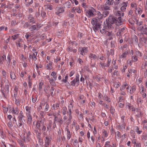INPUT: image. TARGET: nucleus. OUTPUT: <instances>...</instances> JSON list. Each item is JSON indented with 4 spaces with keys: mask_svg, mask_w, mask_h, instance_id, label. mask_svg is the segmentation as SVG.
Here are the masks:
<instances>
[{
    "mask_svg": "<svg viewBox=\"0 0 147 147\" xmlns=\"http://www.w3.org/2000/svg\"><path fill=\"white\" fill-rule=\"evenodd\" d=\"M116 23H117V21L115 18L109 16V22L106 26V29L112 30L114 28L115 25H116Z\"/></svg>",
    "mask_w": 147,
    "mask_h": 147,
    "instance_id": "f257e3e1",
    "label": "nucleus"
},
{
    "mask_svg": "<svg viewBox=\"0 0 147 147\" xmlns=\"http://www.w3.org/2000/svg\"><path fill=\"white\" fill-rule=\"evenodd\" d=\"M91 23L93 25V29L95 32L98 31L100 29L101 24L99 20L96 18H93L91 20Z\"/></svg>",
    "mask_w": 147,
    "mask_h": 147,
    "instance_id": "f03ea898",
    "label": "nucleus"
},
{
    "mask_svg": "<svg viewBox=\"0 0 147 147\" xmlns=\"http://www.w3.org/2000/svg\"><path fill=\"white\" fill-rule=\"evenodd\" d=\"M137 30L141 32L143 34L147 35V25H144L141 27H138L137 28Z\"/></svg>",
    "mask_w": 147,
    "mask_h": 147,
    "instance_id": "7ed1b4c3",
    "label": "nucleus"
},
{
    "mask_svg": "<svg viewBox=\"0 0 147 147\" xmlns=\"http://www.w3.org/2000/svg\"><path fill=\"white\" fill-rule=\"evenodd\" d=\"M95 11L96 10L93 7H92L91 9L86 11V15L88 18L94 16V13Z\"/></svg>",
    "mask_w": 147,
    "mask_h": 147,
    "instance_id": "20e7f679",
    "label": "nucleus"
},
{
    "mask_svg": "<svg viewBox=\"0 0 147 147\" xmlns=\"http://www.w3.org/2000/svg\"><path fill=\"white\" fill-rule=\"evenodd\" d=\"M55 14L57 15H60L61 13H63L64 11V10L62 7H57L55 9Z\"/></svg>",
    "mask_w": 147,
    "mask_h": 147,
    "instance_id": "39448f33",
    "label": "nucleus"
},
{
    "mask_svg": "<svg viewBox=\"0 0 147 147\" xmlns=\"http://www.w3.org/2000/svg\"><path fill=\"white\" fill-rule=\"evenodd\" d=\"M127 92L128 93L132 94H133L136 90V87L135 86H133L132 87L128 86L127 88Z\"/></svg>",
    "mask_w": 147,
    "mask_h": 147,
    "instance_id": "423d86ee",
    "label": "nucleus"
},
{
    "mask_svg": "<svg viewBox=\"0 0 147 147\" xmlns=\"http://www.w3.org/2000/svg\"><path fill=\"white\" fill-rule=\"evenodd\" d=\"M45 140V144L44 145V147H48L51 141V138L50 137L46 136Z\"/></svg>",
    "mask_w": 147,
    "mask_h": 147,
    "instance_id": "0eeeda50",
    "label": "nucleus"
},
{
    "mask_svg": "<svg viewBox=\"0 0 147 147\" xmlns=\"http://www.w3.org/2000/svg\"><path fill=\"white\" fill-rule=\"evenodd\" d=\"M142 69H145L146 70L144 72V77L145 78H147V62H146L145 64L142 67Z\"/></svg>",
    "mask_w": 147,
    "mask_h": 147,
    "instance_id": "6e6552de",
    "label": "nucleus"
},
{
    "mask_svg": "<svg viewBox=\"0 0 147 147\" xmlns=\"http://www.w3.org/2000/svg\"><path fill=\"white\" fill-rule=\"evenodd\" d=\"M43 124V123L42 120L40 121H37L36 125V128L40 130H41V129L40 127H42Z\"/></svg>",
    "mask_w": 147,
    "mask_h": 147,
    "instance_id": "1a4fd4ad",
    "label": "nucleus"
},
{
    "mask_svg": "<svg viewBox=\"0 0 147 147\" xmlns=\"http://www.w3.org/2000/svg\"><path fill=\"white\" fill-rule=\"evenodd\" d=\"M25 120L24 119L23 120V119H18V123L17 124V126L18 127H20L22 126H24V122H25Z\"/></svg>",
    "mask_w": 147,
    "mask_h": 147,
    "instance_id": "9d476101",
    "label": "nucleus"
},
{
    "mask_svg": "<svg viewBox=\"0 0 147 147\" xmlns=\"http://www.w3.org/2000/svg\"><path fill=\"white\" fill-rule=\"evenodd\" d=\"M106 35L109 36L108 38L109 40H111L115 37V35L114 33H112L111 31L107 32Z\"/></svg>",
    "mask_w": 147,
    "mask_h": 147,
    "instance_id": "9b49d317",
    "label": "nucleus"
},
{
    "mask_svg": "<svg viewBox=\"0 0 147 147\" xmlns=\"http://www.w3.org/2000/svg\"><path fill=\"white\" fill-rule=\"evenodd\" d=\"M37 53L35 52L34 53H33L32 55H30L29 57L30 59H32L34 61H36L37 60L36 55Z\"/></svg>",
    "mask_w": 147,
    "mask_h": 147,
    "instance_id": "f8f14e48",
    "label": "nucleus"
},
{
    "mask_svg": "<svg viewBox=\"0 0 147 147\" xmlns=\"http://www.w3.org/2000/svg\"><path fill=\"white\" fill-rule=\"evenodd\" d=\"M11 110L12 113L15 115H17L19 113V109L18 107L12 108Z\"/></svg>",
    "mask_w": 147,
    "mask_h": 147,
    "instance_id": "ddd939ff",
    "label": "nucleus"
},
{
    "mask_svg": "<svg viewBox=\"0 0 147 147\" xmlns=\"http://www.w3.org/2000/svg\"><path fill=\"white\" fill-rule=\"evenodd\" d=\"M100 31L101 33L103 34L106 35V33H107V32H109V31H108L107 30H110L109 29H107L106 27L105 28L104 27L102 29H101L100 28Z\"/></svg>",
    "mask_w": 147,
    "mask_h": 147,
    "instance_id": "4468645a",
    "label": "nucleus"
},
{
    "mask_svg": "<svg viewBox=\"0 0 147 147\" xmlns=\"http://www.w3.org/2000/svg\"><path fill=\"white\" fill-rule=\"evenodd\" d=\"M88 51L87 49L85 47H83L81 50L79 51L80 54L84 55H85V53L87 52Z\"/></svg>",
    "mask_w": 147,
    "mask_h": 147,
    "instance_id": "2eb2a0df",
    "label": "nucleus"
},
{
    "mask_svg": "<svg viewBox=\"0 0 147 147\" xmlns=\"http://www.w3.org/2000/svg\"><path fill=\"white\" fill-rule=\"evenodd\" d=\"M127 2H124L121 4L122 7H121L120 9L122 11H124L126 9V7L127 6Z\"/></svg>",
    "mask_w": 147,
    "mask_h": 147,
    "instance_id": "dca6fc26",
    "label": "nucleus"
},
{
    "mask_svg": "<svg viewBox=\"0 0 147 147\" xmlns=\"http://www.w3.org/2000/svg\"><path fill=\"white\" fill-rule=\"evenodd\" d=\"M38 28V24H37L36 25L32 26L29 28V30L31 31L36 30Z\"/></svg>",
    "mask_w": 147,
    "mask_h": 147,
    "instance_id": "f3484780",
    "label": "nucleus"
},
{
    "mask_svg": "<svg viewBox=\"0 0 147 147\" xmlns=\"http://www.w3.org/2000/svg\"><path fill=\"white\" fill-rule=\"evenodd\" d=\"M135 72V70L133 69H129L128 70V72L127 74V77H130V74H131L132 73L134 74Z\"/></svg>",
    "mask_w": 147,
    "mask_h": 147,
    "instance_id": "a211bd4d",
    "label": "nucleus"
},
{
    "mask_svg": "<svg viewBox=\"0 0 147 147\" xmlns=\"http://www.w3.org/2000/svg\"><path fill=\"white\" fill-rule=\"evenodd\" d=\"M135 22L137 25V28L139 27H141V25H142L143 22L141 21H139L136 19H135Z\"/></svg>",
    "mask_w": 147,
    "mask_h": 147,
    "instance_id": "6ab92c4d",
    "label": "nucleus"
},
{
    "mask_svg": "<svg viewBox=\"0 0 147 147\" xmlns=\"http://www.w3.org/2000/svg\"><path fill=\"white\" fill-rule=\"evenodd\" d=\"M115 14L116 16H123L124 15V13L120 11H117L115 12Z\"/></svg>",
    "mask_w": 147,
    "mask_h": 147,
    "instance_id": "aec40b11",
    "label": "nucleus"
},
{
    "mask_svg": "<svg viewBox=\"0 0 147 147\" xmlns=\"http://www.w3.org/2000/svg\"><path fill=\"white\" fill-rule=\"evenodd\" d=\"M128 54V51L127 50L123 53L122 55H121L119 56V58L120 59H123V58H125L127 57V55Z\"/></svg>",
    "mask_w": 147,
    "mask_h": 147,
    "instance_id": "412c9836",
    "label": "nucleus"
},
{
    "mask_svg": "<svg viewBox=\"0 0 147 147\" xmlns=\"http://www.w3.org/2000/svg\"><path fill=\"white\" fill-rule=\"evenodd\" d=\"M71 6L70 2L67 1L65 3L64 7L65 8H69L71 7Z\"/></svg>",
    "mask_w": 147,
    "mask_h": 147,
    "instance_id": "4be33fe9",
    "label": "nucleus"
},
{
    "mask_svg": "<svg viewBox=\"0 0 147 147\" xmlns=\"http://www.w3.org/2000/svg\"><path fill=\"white\" fill-rule=\"evenodd\" d=\"M97 17H96L97 19L99 20V21H100V20L102 19L103 17L102 14H101L100 12H98L97 13Z\"/></svg>",
    "mask_w": 147,
    "mask_h": 147,
    "instance_id": "5701e85b",
    "label": "nucleus"
},
{
    "mask_svg": "<svg viewBox=\"0 0 147 147\" xmlns=\"http://www.w3.org/2000/svg\"><path fill=\"white\" fill-rule=\"evenodd\" d=\"M73 105L71 103H70L68 106V111H67L68 114H71V109H73Z\"/></svg>",
    "mask_w": 147,
    "mask_h": 147,
    "instance_id": "b1692460",
    "label": "nucleus"
},
{
    "mask_svg": "<svg viewBox=\"0 0 147 147\" xmlns=\"http://www.w3.org/2000/svg\"><path fill=\"white\" fill-rule=\"evenodd\" d=\"M116 21H117V23H116V25H117L118 26L120 25L121 24L120 23H121L122 22V20L121 19V17L119 16L118 18L117 19H116Z\"/></svg>",
    "mask_w": 147,
    "mask_h": 147,
    "instance_id": "393cba45",
    "label": "nucleus"
},
{
    "mask_svg": "<svg viewBox=\"0 0 147 147\" xmlns=\"http://www.w3.org/2000/svg\"><path fill=\"white\" fill-rule=\"evenodd\" d=\"M27 117L28 123L30 124L32 122V117L30 114H28Z\"/></svg>",
    "mask_w": 147,
    "mask_h": 147,
    "instance_id": "a878e982",
    "label": "nucleus"
},
{
    "mask_svg": "<svg viewBox=\"0 0 147 147\" xmlns=\"http://www.w3.org/2000/svg\"><path fill=\"white\" fill-rule=\"evenodd\" d=\"M10 77L13 80H15L16 79V76L14 72H10Z\"/></svg>",
    "mask_w": 147,
    "mask_h": 147,
    "instance_id": "bb28decb",
    "label": "nucleus"
},
{
    "mask_svg": "<svg viewBox=\"0 0 147 147\" xmlns=\"http://www.w3.org/2000/svg\"><path fill=\"white\" fill-rule=\"evenodd\" d=\"M56 79V77H55L52 78V79H50L49 82H50L51 84L52 85H54L55 83V81Z\"/></svg>",
    "mask_w": 147,
    "mask_h": 147,
    "instance_id": "cd10ccee",
    "label": "nucleus"
},
{
    "mask_svg": "<svg viewBox=\"0 0 147 147\" xmlns=\"http://www.w3.org/2000/svg\"><path fill=\"white\" fill-rule=\"evenodd\" d=\"M6 59V56L3 55L2 56H0V63L1 64H3V62L5 59Z\"/></svg>",
    "mask_w": 147,
    "mask_h": 147,
    "instance_id": "c85d7f7f",
    "label": "nucleus"
},
{
    "mask_svg": "<svg viewBox=\"0 0 147 147\" xmlns=\"http://www.w3.org/2000/svg\"><path fill=\"white\" fill-rule=\"evenodd\" d=\"M107 4L105 3L104 5L103 6V9L105 10H110V8L109 6L107 5Z\"/></svg>",
    "mask_w": 147,
    "mask_h": 147,
    "instance_id": "c756f323",
    "label": "nucleus"
},
{
    "mask_svg": "<svg viewBox=\"0 0 147 147\" xmlns=\"http://www.w3.org/2000/svg\"><path fill=\"white\" fill-rule=\"evenodd\" d=\"M52 63L51 62L49 61V62L48 64H47L46 65V68L47 69H51V68L52 65Z\"/></svg>",
    "mask_w": 147,
    "mask_h": 147,
    "instance_id": "7c9ffc66",
    "label": "nucleus"
},
{
    "mask_svg": "<svg viewBox=\"0 0 147 147\" xmlns=\"http://www.w3.org/2000/svg\"><path fill=\"white\" fill-rule=\"evenodd\" d=\"M89 57L90 58H92L94 59H97L98 58L97 57L96 55L93 54L92 53L90 54L89 55Z\"/></svg>",
    "mask_w": 147,
    "mask_h": 147,
    "instance_id": "2f4dec72",
    "label": "nucleus"
},
{
    "mask_svg": "<svg viewBox=\"0 0 147 147\" xmlns=\"http://www.w3.org/2000/svg\"><path fill=\"white\" fill-rule=\"evenodd\" d=\"M135 55L137 57H141L142 56V53L138 51H136L135 52Z\"/></svg>",
    "mask_w": 147,
    "mask_h": 147,
    "instance_id": "473e14b6",
    "label": "nucleus"
},
{
    "mask_svg": "<svg viewBox=\"0 0 147 147\" xmlns=\"http://www.w3.org/2000/svg\"><path fill=\"white\" fill-rule=\"evenodd\" d=\"M132 39L133 41H134L136 43H137L138 42V40L137 37L135 35H134L133 36Z\"/></svg>",
    "mask_w": 147,
    "mask_h": 147,
    "instance_id": "72a5a7b5",
    "label": "nucleus"
},
{
    "mask_svg": "<svg viewBox=\"0 0 147 147\" xmlns=\"http://www.w3.org/2000/svg\"><path fill=\"white\" fill-rule=\"evenodd\" d=\"M50 91L51 92V95L52 96H53L54 95L55 93L54 92V89L53 87H51L50 90Z\"/></svg>",
    "mask_w": 147,
    "mask_h": 147,
    "instance_id": "f704fd0d",
    "label": "nucleus"
},
{
    "mask_svg": "<svg viewBox=\"0 0 147 147\" xmlns=\"http://www.w3.org/2000/svg\"><path fill=\"white\" fill-rule=\"evenodd\" d=\"M25 108L26 110L27 111V114H30V107L27 106Z\"/></svg>",
    "mask_w": 147,
    "mask_h": 147,
    "instance_id": "c9c22d12",
    "label": "nucleus"
},
{
    "mask_svg": "<svg viewBox=\"0 0 147 147\" xmlns=\"http://www.w3.org/2000/svg\"><path fill=\"white\" fill-rule=\"evenodd\" d=\"M106 3L108 5H112L114 3V0H106Z\"/></svg>",
    "mask_w": 147,
    "mask_h": 147,
    "instance_id": "e433bc0d",
    "label": "nucleus"
},
{
    "mask_svg": "<svg viewBox=\"0 0 147 147\" xmlns=\"http://www.w3.org/2000/svg\"><path fill=\"white\" fill-rule=\"evenodd\" d=\"M79 82L75 79H74L71 82V85L72 86H74L76 83H78Z\"/></svg>",
    "mask_w": 147,
    "mask_h": 147,
    "instance_id": "4c0bfd02",
    "label": "nucleus"
},
{
    "mask_svg": "<svg viewBox=\"0 0 147 147\" xmlns=\"http://www.w3.org/2000/svg\"><path fill=\"white\" fill-rule=\"evenodd\" d=\"M109 13V11H105L102 13V16L103 18H105L107 16H108Z\"/></svg>",
    "mask_w": 147,
    "mask_h": 147,
    "instance_id": "58836bf2",
    "label": "nucleus"
},
{
    "mask_svg": "<svg viewBox=\"0 0 147 147\" xmlns=\"http://www.w3.org/2000/svg\"><path fill=\"white\" fill-rule=\"evenodd\" d=\"M38 143L37 144H38V145L39 144V145L42 146L43 145V140L41 139V138H38Z\"/></svg>",
    "mask_w": 147,
    "mask_h": 147,
    "instance_id": "ea45409f",
    "label": "nucleus"
},
{
    "mask_svg": "<svg viewBox=\"0 0 147 147\" xmlns=\"http://www.w3.org/2000/svg\"><path fill=\"white\" fill-rule=\"evenodd\" d=\"M125 30V28H121L118 31L121 34V35H122L123 34L124 32V31Z\"/></svg>",
    "mask_w": 147,
    "mask_h": 147,
    "instance_id": "a19ab883",
    "label": "nucleus"
},
{
    "mask_svg": "<svg viewBox=\"0 0 147 147\" xmlns=\"http://www.w3.org/2000/svg\"><path fill=\"white\" fill-rule=\"evenodd\" d=\"M131 59L133 62H136L138 60V57L134 55L131 57Z\"/></svg>",
    "mask_w": 147,
    "mask_h": 147,
    "instance_id": "79ce46f5",
    "label": "nucleus"
},
{
    "mask_svg": "<svg viewBox=\"0 0 147 147\" xmlns=\"http://www.w3.org/2000/svg\"><path fill=\"white\" fill-rule=\"evenodd\" d=\"M102 134L105 137H107L108 136V133L106 130L103 129L102 130Z\"/></svg>",
    "mask_w": 147,
    "mask_h": 147,
    "instance_id": "37998d69",
    "label": "nucleus"
},
{
    "mask_svg": "<svg viewBox=\"0 0 147 147\" xmlns=\"http://www.w3.org/2000/svg\"><path fill=\"white\" fill-rule=\"evenodd\" d=\"M11 56L9 55H8L7 56V59L6 60V61H7V63L8 64V65H9V64L10 63V61H11Z\"/></svg>",
    "mask_w": 147,
    "mask_h": 147,
    "instance_id": "c03bdc74",
    "label": "nucleus"
},
{
    "mask_svg": "<svg viewBox=\"0 0 147 147\" xmlns=\"http://www.w3.org/2000/svg\"><path fill=\"white\" fill-rule=\"evenodd\" d=\"M49 105L48 102L46 103V105H45V111H47L49 110Z\"/></svg>",
    "mask_w": 147,
    "mask_h": 147,
    "instance_id": "a18cd8bd",
    "label": "nucleus"
},
{
    "mask_svg": "<svg viewBox=\"0 0 147 147\" xmlns=\"http://www.w3.org/2000/svg\"><path fill=\"white\" fill-rule=\"evenodd\" d=\"M107 60H108L107 61V64L105 65L106 67H109V66L110 65V63L111 62V59L109 58V57L108 58Z\"/></svg>",
    "mask_w": 147,
    "mask_h": 147,
    "instance_id": "49530a36",
    "label": "nucleus"
},
{
    "mask_svg": "<svg viewBox=\"0 0 147 147\" xmlns=\"http://www.w3.org/2000/svg\"><path fill=\"white\" fill-rule=\"evenodd\" d=\"M67 139L68 140H69L70 139L71 137V135L70 134V132L68 129H67Z\"/></svg>",
    "mask_w": 147,
    "mask_h": 147,
    "instance_id": "de8ad7c7",
    "label": "nucleus"
},
{
    "mask_svg": "<svg viewBox=\"0 0 147 147\" xmlns=\"http://www.w3.org/2000/svg\"><path fill=\"white\" fill-rule=\"evenodd\" d=\"M121 85L120 83L119 82H116L114 83V86L115 87L118 88Z\"/></svg>",
    "mask_w": 147,
    "mask_h": 147,
    "instance_id": "09e8293b",
    "label": "nucleus"
},
{
    "mask_svg": "<svg viewBox=\"0 0 147 147\" xmlns=\"http://www.w3.org/2000/svg\"><path fill=\"white\" fill-rule=\"evenodd\" d=\"M67 110V108L66 107H65L63 108L62 112L63 115H64L66 114Z\"/></svg>",
    "mask_w": 147,
    "mask_h": 147,
    "instance_id": "8fccbe9b",
    "label": "nucleus"
},
{
    "mask_svg": "<svg viewBox=\"0 0 147 147\" xmlns=\"http://www.w3.org/2000/svg\"><path fill=\"white\" fill-rule=\"evenodd\" d=\"M135 131L136 132H137L138 134H141L142 132V131L139 130L138 127L137 126L136 127Z\"/></svg>",
    "mask_w": 147,
    "mask_h": 147,
    "instance_id": "3c124183",
    "label": "nucleus"
},
{
    "mask_svg": "<svg viewBox=\"0 0 147 147\" xmlns=\"http://www.w3.org/2000/svg\"><path fill=\"white\" fill-rule=\"evenodd\" d=\"M68 75L67 74L65 77L62 80V82H63L65 83L67 82V80H68Z\"/></svg>",
    "mask_w": 147,
    "mask_h": 147,
    "instance_id": "603ef678",
    "label": "nucleus"
},
{
    "mask_svg": "<svg viewBox=\"0 0 147 147\" xmlns=\"http://www.w3.org/2000/svg\"><path fill=\"white\" fill-rule=\"evenodd\" d=\"M11 25L12 26H15L16 24H17V23L16 22V20H12L11 22Z\"/></svg>",
    "mask_w": 147,
    "mask_h": 147,
    "instance_id": "864d4df0",
    "label": "nucleus"
},
{
    "mask_svg": "<svg viewBox=\"0 0 147 147\" xmlns=\"http://www.w3.org/2000/svg\"><path fill=\"white\" fill-rule=\"evenodd\" d=\"M19 37V34H16L11 36V38L13 40H15Z\"/></svg>",
    "mask_w": 147,
    "mask_h": 147,
    "instance_id": "5fc2aeb1",
    "label": "nucleus"
},
{
    "mask_svg": "<svg viewBox=\"0 0 147 147\" xmlns=\"http://www.w3.org/2000/svg\"><path fill=\"white\" fill-rule=\"evenodd\" d=\"M121 125H119V127L120 128L124 129L125 128V124L124 122H121Z\"/></svg>",
    "mask_w": 147,
    "mask_h": 147,
    "instance_id": "6e6d98bb",
    "label": "nucleus"
},
{
    "mask_svg": "<svg viewBox=\"0 0 147 147\" xmlns=\"http://www.w3.org/2000/svg\"><path fill=\"white\" fill-rule=\"evenodd\" d=\"M46 6L47 8L49 9L50 10H52L53 9V6L51 5H47Z\"/></svg>",
    "mask_w": 147,
    "mask_h": 147,
    "instance_id": "4d7b16f0",
    "label": "nucleus"
},
{
    "mask_svg": "<svg viewBox=\"0 0 147 147\" xmlns=\"http://www.w3.org/2000/svg\"><path fill=\"white\" fill-rule=\"evenodd\" d=\"M135 9L139 14H141V13L142 12V10L140 8L137 7Z\"/></svg>",
    "mask_w": 147,
    "mask_h": 147,
    "instance_id": "13d9d810",
    "label": "nucleus"
},
{
    "mask_svg": "<svg viewBox=\"0 0 147 147\" xmlns=\"http://www.w3.org/2000/svg\"><path fill=\"white\" fill-rule=\"evenodd\" d=\"M5 91L7 93H8L9 92V86L8 85H5Z\"/></svg>",
    "mask_w": 147,
    "mask_h": 147,
    "instance_id": "bf43d9fd",
    "label": "nucleus"
},
{
    "mask_svg": "<svg viewBox=\"0 0 147 147\" xmlns=\"http://www.w3.org/2000/svg\"><path fill=\"white\" fill-rule=\"evenodd\" d=\"M30 133L29 131L26 133V136H25V138L29 140L30 138Z\"/></svg>",
    "mask_w": 147,
    "mask_h": 147,
    "instance_id": "052dcab7",
    "label": "nucleus"
},
{
    "mask_svg": "<svg viewBox=\"0 0 147 147\" xmlns=\"http://www.w3.org/2000/svg\"><path fill=\"white\" fill-rule=\"evenodd\" d=\"M41 134V133L38 132V130L36 131V136L38 138H41V137L40 136Z\"/></svg>",
    "mask_w": 147,
    "mask_h": 147,
    "instance_id": "680f3d73",
    "label": "nucleus"
},
{
    "mask_svg": "<svg viewBox=\"0 0 147 147\" xmlns=\"http://www.w3.org/2000/svg\"><path fill=\"white\" fill-rule=\"evenodd\" d=\"M103 99L108 102H110V99L107 96H104L103 98Z\"/></svg>",
    "mask_w": 147,
    "mask_h": 147,
    "instance_id": "e2e57ef3",
    "label": "nucleus"
},
{
    "mask_svg": "<svg viewBox=\"0 0 147 147\" xmlns=\"http://www.w3.org/2000/svg\"><path fill=\"white\" fill-rule=\"evenodd\" d=\"M43 85V84L42 82H40L39 85V87L38 89L39 90V91H40V90L42 88V86Z\"/></svg>",
    "mask_w": 147,
    "mask_h": 147,
    "instance_id": "0e129e2a",
    "label": "nucleus"
},
{
    "mask_svg": "<svg viewBox=\"0 0 147 147\" xmlns=\"http://www.w3.org/2000/svg\"><path fill=\"white\" fill-rule=\"evenodd\" d=\"M131 7L134 8L135 9L137 8L136 4L134 3H131Z\"/></svg>",
    "mask_w": 147,
    "mask_h": 147,
    "instance_id": "69168bd1",
    "label": "nucleus"
},
{
    "mask_svg": "<svg viewBox=\"0 0 147 147\" xmlns=\"http://www.w3.org/2000/svg\"><path fill=\"white\" fill-rule=\"evenodd\" d=\"M15 103L17 105H19L20 103V100L18 98H15Z\"/></svg>",
    "mask_w": 147,
    "mask_h": 147,
    "instance_id": "338daca9",
    "label": "nucleus"
},
{
    "mask_svg": "<svg viewBox=\"0 0 147 147\" xmlns=\"http://www.w3.org/2000/svg\"><path fill=\"white\" fill-rule=\"evenodd\" d=\"M105 63H102V62H100L99 63V66L100 67H102V68H104L105 67Z\"/></svg>",
    "mask_w": 147,
    "mask_h": 147,
    "instance_id": "774afa93",
    "label": "nucleus"
}]
</instances>
